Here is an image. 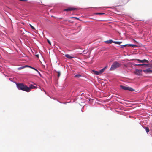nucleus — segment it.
Returning <instances> with one entry per match:
<instances>
[{"instance_id":"nucleus-11","label":"nucleus","mask_w":152,"mask_h":152,"mask_svg":"<svg viewBox=\"0 0 152 152\" xmlns=\"http://www.w3.org/2000/svg\"><path fill=\"white\" fill-rule=\"evenodd\" d=\"M65 56L67 58L69 59H71L72 58H73L74 57L71 56L69 54H66L65 55Z\"/></svg>"},{"instance_id":"nucleus-2","label":"nucleus","mask_w":152,"mask_h":152,"mask_svg":"<svg viewBox=\"0 0 152 152\" xmlns=\"http://www.w3.org/2000/svg\"><path fill=\"white\" fill-rule=\"evenodd\" d=\"M121 65L120 63L117 61H115L111 65L110 70L111 71L114 70L116 68L119 67Z\"/></svg>"},{"instance_id":"nucleus-14","label":"nucleus","mask_w":152,"mask_h":152,"mask_svg":"<svg viewBox=\"0 0 152 152\" xmlns=\"http://www.w3.org/2000/svg\"><path fill=\"white\" fill-rule=\"evenodd\" d=\"M29 88H30V91L31 90V89H35L37 88L36 87L33 85H31Z\"/></svg>"},{"instance_id":"nucleus-26","label":"nucleus","mask_w":152,"mask_h":152,"mask_svg":"<svg viewBox=\"0 0 152 152\" xmlns=\"http://www.w3.org/2000/svg\"><path fill=\"white\" fill-rule=\"evenodd\" d=\"M38 72V73H39V75H40V76H41V74H40V72H39L38 71V72Z\"/></svg>"},{"instance_id":"nucleus-12","label":"nucleus","mask_w":152,"mask_h":152,"mask_svg":"<svg viewBox=\"0 0 152 152\" xmlns=\"http://www.w3.org/2000/svg\"><path fill=\"white\" fill-rule=\"evenodd\" d=\"M114 42L112 40H109L106 41L104 42L107 43V44H111L113 42Z\"/></svg>"},{"instance_id":"nucleus-22","label":"nucleus","mask_w":152,"mask_h":152,"mask_svg":"<svg viewBox=\"0 0 152 152\" xmlns=\"http://www.w3.org/2000/svg\"><path fill=\"white\" fill-rule=\"evenodd\" d=\"M30 67V68L34 69V70H35L37 72H38V71L36 69H35V68H34V67H32L31 66H30V67Z\"/></svg>"},{"instance_id":"nucleus-21","label":"nucleus","mask_w":152,"mask_h":152,"mask_svg":"<svg viewBox=\"0 0 152 152\" xmlns=\"http://www.w3.org/2000/svg\"><path fill=\"white\" fill-rule=\"evenodd\" d=\"M135 73L136 74H139L140 73V70H136V71L135 72Z\"/></svg>"},{"instance_id":"nucleus-17","label":"nucleus","mask_w":152,"mask_h":152,"mask_svg":"<svg viewBox=\"0 0 152 152\" xmlns=\"http://www.w3.org/2000/svg\"><path fill=\"white\" fill-rule=\"evenodd\" d=\"M122 42H117V41H114L113 43L115 44H119L120 45L121 43Z\"/></svg>"},{"instance_id":"nucleus-27","label":"nucleus","mask_w":152,"mask_h":152,"mask_svg":"<svg viewBox=\"0 0 152 152\" xmlns=\"http://www.w3.org/2000/svg\"><path fill=\"white\" fill-rule=\"evenodd\" d=\"M36 57H39V55H36Z\"/></svg>"},{"instance_id":"nucleus-29","label":"nucleus","mask_w":152,"mask_h":152,"mask_svg":"<svg viewBox=\"0 0 152 152\" xmlns=\"http://www.w3.org/2000/svg\"><path fill=\"white\" fill-rule=\"evenodd\" d=\"M151 61H152V60H151Z\"/></svg>"},{"instance_id":"nucleus-20","label":"nucleus","mask_w":152,"mask_h":152,"mask_svg":"<svg viewBox=\"0 0 152 152\" xmlns=\"http://www.w3.org/2000/svg\"><path fill=\"white\" fill-rule=\"evenodd\" d=\"M81 76V75L79 74H78L77 75H75L74 76V77H78V78H79Z\"/></svg>"},{"instance_id":"nucleus-18","label":"nucleus","mask_w":152,"mask_h":152,"mask_svg":"<svg viewBox=\"0 0 152 152\" xmlns=\"http://www.w3.org/2000/svg\"><path fill=\"white\" fill-rule=\"evenodd\" d=\"M56 72L57 73V76L58 77H59L61 75V72L59 71H56Z\"/></svg>"},{"instance_id":"nucleus-24","label":"nucleus","mask_w":152,"mask_h":152,"mask_svg":"<svg viewBox=\"0 0 152 152\" xmlns=\"http://www.w3.org/2000/svg\"><path fill=\"white\" fill-rule=\"evenodd\" d=\"M47 42L50 45H51V42L48 39H47Z\"/></svg>"},{"instance_id":"nucleus-16","label":"nucleus","mask_w":152,"mask_h":152,"mask_svg":"<svg viewBox=\"0 0 152 152\" xmlns=\"http://www.w3.org/2000/svg\"><path fill=\"white\" fill-rule=\"evenodd\" d=\"M144 128L145 129L147 133H148L149 132V128L148 127H145Z\"/></svg>"},{"instance_id":"nucleus-28","label":"nucleus","mask_w":152,"mask_h":152,"mask_svg":"<svg viewBox=\"0 0 152 152\" xmlns=\"http://www.w3.org/2000/svg\"><path fill=\"white\" fill-rule=\"evenodd\" d=\"M124 66H125L126 67V65H124Z\"/></svg>"},{"instance_id":"nucleus-4","label":"nucleus","mask_w":152,"mask_h":152,"mask_svg":"<svg viewBox=\"0 0 152 152\" xmlns=\"http://www.w3.org/2000/svg\"><path fill=\"white\" fill-rule=\"evenodd\" d=\"M76 8L73 7H68L67 8L65 9L64 10L66 11H69L72 10H75Z\"/></svg>"},{"instance_id":"nucleus-8","label":"nucleus","mask_w":152,"mask_h":152,"mask_svg":"<svg viewBox=\"0 0 152 152\" xmlns=\"http://www.w3.org/2000/svg\"><path fill=\"white\" fill-rule=\"evenodd\" d=\"M147 64H145V67H150L152 68V64L147 63Z\"/></svg>"},{"instance_id":"nucleus-5","label":"nucleus","mask_w":152,"mask_h":152,"mask_svg":"<svg viewBox=\"0 0 152 152\" xmlns=\"http://www.w3.org/2000/svg\"><path fill=\"white\" fill-rule=\"evenodd\" d=\"M137 60L140 63H149L148 61L146 59L141 60L140 59H137Z\"/></svg>"},{"instance_id":"nucleus-25","label":"nucleus","mask_w":152,"mask_h":152,"mask_svg":"<svg viewBox=\"0 0 152 152\" xmlns=\"http://www.w3.org/2000/svg\"><path fill=\"white\" fill-rule=\"evenodd\" d=\"M72 18H75V19H77V20H79V19L78 18H77V17H72Z\"/></svg>"},{"instance_id":"nucleus-3","label":"nucleus","mask_w":152,"mask_h":152,"mask_svg":"<svg viewBox=\"0 0 152 152\" xmlns=\"http://www.w3.org/2000/svg\"><path fill=\"white\" fill-rule=\"evenodd\" d=\"M107 66H105L101 70L97 71H93L94 74L96 75H99L101 74L103 72L104 70L107 68Z\"/></svg>"},{"instance_id":"nucleus-1","label":"nucleus","mask_w":152,"mask_h":152,"mask_svg":"<svg viewBox=\"0 0 152 152\" xmlns=\"http://www.w3.org/2000/svg\"><path fill=\"white\" fill-rule=\"evenodd\" d=\"M17 88L19 90H21L27 92L30 91L29 87L23 83H17L16 84Z\"/></svg>"},{"instance_id":"nucleus-9","label":"nucleus","mask_w":152,"mask_h":152,"mask_svg":"<svg viewBox=\"0 0 152 152\" xmlns=\"http://www.w3.org/2000/svg\"><path fill=\"white\" fill-rule=\"evenodd\" d=\"M145 64H134V66H143V68L145 67Z\"/></svg>"},{"instance_id":"nucleus-23","label":"nucleus","mask_w":152,"mask_h":152,"mask_svg":"<svg viewBox=\"0 0 152 152\" xmlns=\"http://www.w3.org/2000/svg\"><path fill=\"white\" fill-rule=\"evenodd\" d=\"M30 26L32 28V29H35V28L34 27H33L32 25L31 24H30Z\"/></svg>"},{"instance_id":"nucleus-6","label":"nucleus","mask_w":152,"mask_h":152,"mask_svg":"<svg viewBox=\"0 0 152 152\" xmlns=\"http://www.w3.org/2000/svg\"><path fill=\"white\" fill-rule=\"evenodd\" d=\"M143 71L146 73H152V70L150 69L149 68L145 70H143Z\"/></svg>"},{"instance_id":"nucleus-19","label":"nucleus","mask_w":152,"mask_h":152,"mask_svg":"<svg viewBox=\"0 0 152 152\" xmlns=\"http://www.w3.org/2000/svg\"><path fill=\"white\" fill-rule=\"evenodd\" d=\"M95 14L96 15H104L105 14L104 13H95Z\"/></svg>"},{"instance_id":"nucleus-13","label":"nucleus","mask_w":152,"mask_h":152,"mask_svg":"<svg viewBox=\"0 0 152 152\" xmlns=\"http://www.w3.org/2000/svg\"><path fill=\"white\" fill-rule=\"evenodd\" d=\"M30 67V66H29L28 65H25L24 66H23L19 67L18 69V70H21V69H22L25 67Z\"/></svg>"},{"instance_id":"nucleus-10","label":"nucleus","mask_w":152,"mask_h":152,"mask_svg":"<svg viewBox=\"0 0 152 152\" xmlns=\"http://www.w3.org/2000/svg\"><path fill=\"white\" fill-rule=\"evenodd\" d=\"M120 87L121 88L124 90H127L128 87H126L124 86H120Z\"/></svg>"},{"instance_id":"nucleus-7","label":"nucleus","mask_w":152,"mask_h":152,"mask_svg":"<svg viewBox=\"0 0 152 152\" xmlns=\"http://www.w3.org/2000/svg\"><path fill=\"white\" fill-rule=\"evenodd\" d=\"M121 46H124V47H126L127 46V45H128V46H130V47H134V46H136V45H133V44H125L124 45H121Z\"/></svg>"},{"instance_id":"nucleus-15","label":"nucleus","mask_w":152,"mask_h":152,"mask_svg":"<svg viewBox=\"0 0 152 152\" xmlns=\"http://www.w3.org/2000/svg\"><path fill=\"white\" fill-rule=\"evenodd\" d=\"M130 91H134V90L132 88L128 87L127 90Z\"/></svg>"}]
</instances>
